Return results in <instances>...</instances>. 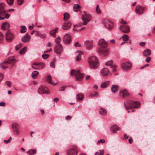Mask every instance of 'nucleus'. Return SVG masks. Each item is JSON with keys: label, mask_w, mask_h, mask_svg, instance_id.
I'll use <instances>...</instances> for the list:
<instances>
[{"label": "nucleus", "mask_w": 155, "mask_h": 155, "mask_svg": "<svg viewBox=\"0 0 155 155\" xmlns=\"http://www.w3.org/2000/svg\"><path fill=\"white\" fill-rule=\"evenodd\" d=\"M88 61L90 67L92 68L93 69H96L98 66V60L94 56L89 57L88 59Z\"/></svg>", "instance_id": "f257e3e1"}, {"label": "nucleus", "mask_w": 155, "mask_h": 155, "mask_svg": "<svg viewBox=\"0 0 155 155\" xmlns=\"http://www.w3.org/2000/svg\"><path fill=\"white\" fill-rule=\"evenodd\" d=\"M124 104L127 110L134 108H138L140 105L139 102L132 101L130 100L128 101L126 103H124Z\"/></svg>", "instance_id": "f03ea898"}, {"label": "nucleus", "mask_w": 155, "mask_h": 155, "mask_svg": "<svg viewBox=\"0 0 155 155\" xmlns=\"http://www.w3.org/2000/svg\"><path fill=\"white\" fill-rule=\"evenodd\" d=\"M5 4L4 3H0V20L4 19L5 18L8 19L10 15L4 9Z\"/></svg>", "instance_id": "7ed1b4c3"}, {"label": "nucleus", "mask_w": 155, "mask_h": 155, "mask_svg": "<svg viewBox=\"0 0 155 155\" xmlns=\"http://www.w3.org/2000/svg\"><path fill=\"white\" fill-rule=\"evenodd\" d=\"M71 75L72 76H75L76 78L79 81H81L84 75L83 73H81L79 70L76 71L75 70H72L71 71Z\"/></svg>", "instance_id": "20e7f679"}, {"label": "nucleus", "mask_w": 155, "mask_h": 155, "mask_svg": "<svg viewBox=\"0 0 155 155\" xmlns=\"http://www.w3.org/2000/svg\"><path fill=\"white\" fill-rule=\"evenodd\" d=\"M5 35L6 39L8 42H12L14 39V35L9 31H7Z\"/></svg>", "instance_id": "39448f33"}, {"label": "nucleus", "mask_w": 155, "mask_h": 155, "mask_svg": "<svg viewBox=\"0 0 155 155\" xmlns=\"http://www.w3.org/2000/svg\"><path fill=\"white\" fill-rule=\"evenodd\" d=\"M78 153V150L75 146H73L72 147L69 149L67 152L68 155H77Z\"/></svg>", "instance_id": "423d86ee"}, {"label": "nucleus", "mask_w": 155, "mask_h": 155, "mask_svg": "<svg viewBox=\"0 0 155 155\" xmlns=\"http://www.w3.org/2000/svg\"><path fill=\"white\" fill-rule=\"evenodd\" d=\"M98 51L100 54L102 56H107L109 54L108 50L107 48H100L98 50Z\"/></svg>", "instance_id": "0eeeda50"}, {"label": "nucleus", "mask_w": 155, "mask_h": 155, "mask_svg": "<svg viewBox=\"0 0 155 155\" xmlns=\"http://www.w3.org/2000/svg\"><path fill=\"white\" fill-rule=\"evenodd\" d=\"M91 16L88 14H85L82 16V19L84 21L82 25H86L87 23L91 19Z\"/></svg>", "instance_id": "6e6552de"}, {"label": "nucleus", "mask_w": 155, "mask_h": 155, "mask_svg": "<svg viewBox=\"0 0 155 155\" xmlns=\"http://www.w3.org/2000/svg\"><path fill=\"white\" fill-rule=\"evenodd\" d=\"M63 51V48L61 44H57L54 49V52L57 54H59Z\"/></svg>", "instance_id": "1a4fd4ad"}, {"label": "nucleus", "mask_w": 155, "mask_h": 155, "mask_svg": "<svg viewBox=\"0 0 155 155\" xmlns=\"http://www.w3.org/2000/svg\"><path fill=\"white\" fill-rule=\"evenodd\" d=\"M63 40L64 43L67 44L70 43L71 41V37L70 35H65L63 38Z\"/></svg>", "instance_id": "9d476101"}, {"label": "nucleus", "mask_w": 155, "mask_h": 155, "mask_svg": "<svg viewBox=\"0 0 155 155\" xmlns=\"http://www.w3.org/2000/svg\"><path fill=\"white\" fill-rule=\"evenodd\" d=\"M104 25L105 27L109 29H111L114 27V24L110 20L106 19L105 21Z\"/></svg>", "instance_id": "9b49d317"}, {"label": "nucleus", "mask_w": 155, "mask_h": 155, "mask_svg": "<svg viewBox=\"0 0 155 155\" xmlns=\"http://www.w3.org/2000/svg\"><path fill=\"white\" fill-rule=\"evenodd\" d=\"M38 91L40 94H48L49 93L48 88L44 86L40 87L38 89Z\"/></svg>", "instance_id": "f8f14e48"}, {"label": "nucleus", "mask_w": 155, "mask_h": 155, "mask_svg": "<svg viewBox=\"0 0 155 155\" xmlns=\"http://www.w3.org/2000/svg\"><path fill=\"white\" fill-rule=\"evenodd\" d=\"M145 9V8L144 7L140 5H137L135 9V11L137 14L141 15L143 13Z\"/></svg>", "instance_id": "ddd939ff"}, {"label": "nucleus", "mask_w": 155, "mask_h": 155, "mask_svg": "<svg viewBox=\"0 0 155 155\" xmlns=\"http://www.w3.org/2000/svg\"><path fill=\"white\" fill-rule=\"evenodd\" d=\"M13 130L14 133L18 135L19 134V125L16 123H13L12 124Z\"/></svg>", "instance_id": "4468645a"}, {"label": "nucleus", "mask_w": 155, "mask_h": 155, "mask_svg": "<svg viewBox=\"0 0 155 155\" xmlns=\"http://www.w3.org/2000/svg\"><path fill=\"white\" fill-rule=\"evenodd\" d=\"M120 95L121 97L123 98L128 97L130 96L129 93L125 89L120 90Z\"/></svg>", "instance_id": "2eb2a0df"}, {"label": "nucleus", "mask_w": 155, "mask_h": 155, "mask_svg": "<svg viewBox=\"0 0 155 155\" xmlns=\"http://www.w3.org/2000/svg\"><path fill=\"white\" fill-rule=\"evenodd\" d=\"M122 67L124 70H128L131 69L132 64L129 62L124 63L122 64Z\"/></svg>", "instance_id": "dca6fc26"}, {"label": "nucleus", "mask_w": 155, "mask_h": 155, "mask_svg": "<svg viewBox=\"0 0 155 155\" xmlns=\"http://www.w3.org/2000/svg\"><path fill=\"white\" fill-rule=\"evenodd\" d=\"M98 45L101 46V48H106L108 45V44L104 39H100L98 42Z\"/></svg>", "instance_id": "f3484780"}, {"label": "nucleus", "mask_w": 155, "mask_h": 155, "mask_svg": "<svg viewBox=\"0 0 155 155\" xmlns=\"http://www.w3.org/2000/svg\"><path fill=\"white\" fill-rule=\"evenodd\" d=\"M120 29L122 32L124 33H127L130 31V28L127 25L121 26Z\"/></svg>", "instance_id": "a211bd4d"}, {"label": "nucleus", "mask_w": 155, "mask_h": 155, "mask_svg": "<svg viewBox=\"0 0 155 155\" xmlns=\"http://www.w3.org/2000/svg\"><path fill=\"white\" fill-rule=\"evenodd\" d=\"M71 25V24L69 21H66L62 25L63 29L64 30H67L70 28Z\"/></svg>", "instance_id": "6ab92c4d"}, {"label": "nucleus", "mask_w": 155, "mask_h": 155, "mask_svg": "<svg viewBox=\"0 0 155 155\" xmlns=\"http://www.w3.org/2000/svg\"><path fill=\"white\" fill-rule=\"evenodd\" d=\"M31 38V36L29 35L28 33H27L26 35L24 36L21 38L22 42L26 43L28 42Z\"/></svg>", "instance_id": "aec40b11"}, {"label": "nucleus", "mask_w": 155, "mask_h": 155, "mask_svg": "<svg viewBox=\"0 0 155 155\" xmlns=\"http://www.w3.org/2000/svg\"><path fill=\"white\" fill-rule=\"evenodd\" d=\"M120 128L116 125H114L110 127V131L113 133H115L117 132V130H120Z\"/></svg>", "instance_id": "412c9836"}, {"label": "nucleus", "mask_w": 155, "mask_h": 155, "mask_svg": "<svg viewBox=\"0 0 155 155\" xmlns=\"http://www.w3.org/2000/svg\"><path fill=\"white\" fill-rule=\"evenodd\" d=\"M15 61V59L13 57L9 58L8 60L5 61V63L7 65H9V64H11L14 63Z\"/></svg>", "instance_id": "4be33fe9"}, {"label": "nucleus", "mask_w": 155, "mask_h": 155, "mask_svg": "<svg viewBox=\"0 0 155 155\" xmlns=\"http://www.w3.org/2000/svg\"><path fill=\"white\" fill-rule=\"evenodd\" d=\"M46 78V81L48 83L53 85L57 84H54V83L52 81V78L50 75H47Z\"/></svg>", "instance_id": "5701e85b"}, {"label": "nucleus", "mask_w": 155, "mask_h": 155, "mask_svg": "<svg viewBox=\"0 0 155 155\" xmlns=\"http://www.w3.org/2000/svg\"><path fill=\"white\" fill-rule=\"evenodd\" d=\"M101 74L104 76H107L109 73V71L107 68H104L101 70Z\"/></svg>", "instance_id": "b1692460"}, {"label": "nucleus", "mask_w": 155, "mask_h": 155, "mask_svg": "<svg viewBox=\"0 0 155 155\" xmlns=\"http://www.w3.org/2000/svg\"><path fill=\"white\" fill-rule=\"evenodd\" d=\"M84 97V94L80 93L76 95V99L78 101H82L83 100Z\"/></svg>", "instance_id": "393cba45"}, {"label": "nucleus", "mask_w": 155, "mask_h": 155, "mask_svg": "<svg viewBox=\"0 0 155 155\" xmlns=\"http://www.w3.org/2000/svg\"><path fill=\"white\" fill-rule=\"evenodd\" d=\"M10 26L9 24L7 22L3 23L2 25V29L3 30H5L8 29Z\"/></svg>", "instance_id": "a878e982"}, {"label": "nucleus", "mask_w": 155, "mask_h": 155, "mask_svg": "<svg viewBox=\"0 0 155 155\" xmlns=\"http://www.w3.org/2000/svg\"><path fill=\"white\" fill-rule=\"evenodd\" d=\"M87 48L89 50L93 48V45L91 42L86 41L85 42Z\"/></svg>", "instance_id": "bb28decb"}, {"label": "nucleus", "mask_w": 155, "mask_h": 155, "mask_svg": "<svg viewBox=\"0 0 155 155\" xmlns=\"http://www.w3.org/2000/svg\"><path fill=\"white\" fill-rule=\"evenodd\" d=\"M118 88V87L117 85H113L111 88V90L113 92L115 93L117 91Z\"/></svg>", "instance_id": "cd10ccee"}, {"label": "nucleus", "mask_w": 155, "mask_h": 155, "mask_svg": "<svg viewBox=\"0 0 155 155\" xmlns=\"http://www.w3.org/2000/svg\"><path fill=\"white\" fill-rule=\"evenodd\" d=\"M36 153V151L35 149H30L27 152L29 155H34Z\"/></svg>", "instance_id": "c85d7f7f"}, {"label": "nucleus", "mask_w": 155, "mask_h": 155, "mask_svg": "<svg viewBox=\"0 0 155 155\" xmlns=\"http://www.w3.org/2000/svg\"><path fill=\"white\" fill-rule=\"evenodd\" d=\"M35 35L43 39H44L46 37V35L45 34H41L37 31H36Z\"/></svg>", "instance_id": "c756f323"}, {"label": "nucleus", "mask_w": 155, "mask_h": 155, "mask_svg": "<svg viewBox=\"0 0 155 155\" xmlns=\"http://www.w3.org/2000/svg\"><path fill=\"white\" fill-rule=\"evenodd\" d=\"M143 54L145 56L150 55L151 54V51L149 49H146L144 51Z\"/></svg>", "instance_id": "7c9ffc66"}, {"label": "nucleus", "mask_w": 155, "mask_h": 155, "mask_svg": "<svg viewBox=\"0 0 155 155\" xmlns=\"http://www.w3.org/2000/svg\"><path fill=\"white\" fill-rule=\"evenodd\" d=\"M99 113L102 115H105L107 114V111L104 108H101L99 111Z\"/></svg>", "instance_id": "2f4dec72"}, {"label": "nucleus", "mask_w": 155, "mask_h": 155, "mask_svg": "<svg viewBox=\"0 0 155 155\" xmlns=\"http://www.w3.org/2000/svg\"><path fill=\"white\" fill-rule=\"evenodd\" d=\"M58 29V28H56L54 29L52 31H51L50 32V34L52 35L53 37H55L56 35L55 33L57 32V31Z\"/></svg>", "instance_id": "473e14b6"}, {"label": "nucleus", "mask_w": 155, "mask_h": 155, "mask_svg": "<svg viewBox=\"0 0 155 155\" xmlns=\"http://www.w3.org/2000/svg\"><path fill=\"white\" fill-rule=\"evenodd\" d=\"M109 81L104 82L101 84V87L102 88L106 87L109 85Z\"/></svg>", "instance_id": "72a5a7b5"}, {"label": "nucleus", "mask_w": 155, "mask_h": 155, "mask_svg": "<svg viewBox=\"0 0 155 155\" xmlns=\"http://www.w3.org/2000/svg\"><path fill=\"white\" fill-rule=\"evenodd\" d=\"M38 69H42L45 66V64L43 63H37Z\"/></svg>", "instance_id": "f704fd0d"}, {"label": "nucleus", "mask_w": 155, "mask_h": 155, "mask_svg": "<svg viewBox=\"0 0 155 155\" xmlns=\"http://www.w3.org/2000/svg\"><path fill=\"white\" fill-rule=\"evenodd\" d=\"M80 8V5L78 4L74 5L73 7L74 10L75 12H77Z\"/></svg>", "instance_id": "c9c22d12"}, {"label": "nucleus", "mask_w": 155, "mask_h": 155, "mask_svg": "<svg viewBox=\"0 0 155 155\" xmlns=\"http://www.w3.org/2000/svg\"><path fill=\"white\" fill-rule=\"evenodd\" d=\"M38 74V72L37 71H35L32 72V78L35 79L37 78V75Z\"/></svg>", "instance_id": "e433bc0d"}, {"label": "nucleus", "mask_w": 155, "mask_h": 155, "mask_svg": "<svg viewBox=\"0 0 155 155\" xmlns=\"http://www.w3.org/2000/svg\"><path fill=\"white\" fill-rule=\"evenodd\" d=\"M70 15L68 13H65L64 14L63 19L65 20H68L69 18Z\"/></svg>", "instance_id": "4c0bfd02"}, {"label": "nucleus", "mask_w": 155, "mask_h": 155, "mask_svg": "<svg viewBox=\"0 0 155 155\" xmlns=\"http://www.w3.org/2000/svg\"><path fill=\"white\" fill-rule=\"evenodd\" d=\"M5 65H7L5 63V61L4 62L1 63L0 64V67H1L3 69H5L7 68H8V66H6Z\"/></svg>", "instance_id": "58836bf2"}, {"label": "nucleus", "mask_w": 155, "mask_h": 155, "mask_svg": "<svg viewBox=\"0 0 155 155\" xmlns=\"http://www.w3.org/2000/svg\"><path fill=\"white\" fill-rule=\"evenodd\" d=\"M26 28L24 26H21V28L20 30V31L21 33H24L26 31Z\"/></svg>", "instance_id": "ea45409f"}, {"label": "nucleus", "mask_w": 155, "mask_h": 155, "mask_svg": "<svg viewBox=\"0 0 155 155\" xmlns=\"http://www.w3.org/2000/svg\"><path fill=\"white\" fill-rule=\"evenodd\" d=\"M100 152H97L95 154V155H103L104 153V151L103 150L100 151Z\"/></svg>", "instance_id": "a19ab883"}, {"label": "nucleus", "mask_w": 155, "mask_h": 155, "mask_svg": "<svg viewBox=\"0 0 155 155\" xmlns=\"http://www.w3.org/2000/svg\"><path fill=\"white\" fill-rule=\"evenodd\" d=\"M27 50V48L26 47H24L23 49L20 51V53L21 54H22L25 53Z\"/></svg>", "instance_id": "79ce46f5"}, {"label": "nucleus", "mask_w": 155, "mask_h": 155, "mask_svg": "<svg viewBox=\"0 0 155 155\" xmlns=\"http://www.w3.org/2000/svg\"><path fill=\"white\" fill-rule=\"evenodd\" d=\"M129 39V36L127 35L124 34L123 36V39L124 41H127Z\"/></svg>", "instance_id": "37998d69"}, {"label": "nucleus", "mask_w": 155, "mask_h": 155, "mask_svg": "<svg viewBox=\"0 0 155 155\" xmlns=\"http://www.w3.org/2000/svg\"><path fill=\"white\" fill-rule=\"evenodd\" d=\"M55 60L54 59L50 63L51 66L53 68H55Z\"/></svg>", "instance_id": "c03bdc74"}, {"label": "nucleus", "mask_w": 155, "mask_h": 155, "mask_svg": "<svg viewBox=\"0 0 155 155\" xmlns=\"http://www.w3.org/2000/svg\"><path fill=\"white\" fill-rule=\"evenodd\" d=\"M4 36L2 33L0 31V43L2 42L4 40Z\"/></svg>", "instance_id": "a18cd8bd"}, {"label": "nucleus", "mask_w": 155, "mask_h": 155, "mask_svg": "<svg viewBox=\"0 0 155 155\" xmlns=\"http://www.w3.org/2000/svg\"><path fill=\"white\" fill-rule=\"evenodd\" d=\"M98 95V94L97 92H95L94 94L91 93L90 95V96L91 97H97Z\"/></svg>", "instance_id": "49530a36"}, {"label": "nucleus", "mask_w": 155, "mask_h": 155, "mask_svg": "<svg viewBox=\"0 0 155 155\" xmlns=\"http://www.w3.org/2000/svg\"><path fill=\"white\" fill-rule=\"evenodd\" d=\"M32 67L35 69H38L37 64L36 63H33L32 64Z\"/></svg>", "instance_id": "de8ad7c7"}, {"label": "nucleus", "mask_w": 155, "mask_h": 155, "mask_svg": "<svg viewBox=\"0 0 155 155\" xmlns=\"http://www.w3.org/2000/svg\"><path fill=\"white\" fill-rule=\"evenodd\" d=\"M81 53H79V54L77 56L76 58V60L77 61H79L81 60Z\"/></svg>", "instance_id": "09e8293b"}, {"label": "nucleus", "mask_w": 155, "mask_h": 155, "mask_svg": "<svg viewBox=\"0 0 155 155\" xmlns=\"http://www.w3.org/2000/svg\"><path fill=\"white\" fill-rule=\"evenodd\" d=\"M61 40V38L60 37H58L56 38L55 41L57 43V44H60L59 43L60 42Z\"/></svg>", "instance_id": "8fccbe9b"}, {"label": "nucleus", "mask_w": 155, "mask_h": 155, "mask_svg": "<svg viewBox=\"0 0 155 155\" xmlns=\"http://www.w3.org/2000/svg\"><path fill=\"white\" fill-rule=\"evenodd\" d=\"M23 46V45L21 43H20L16 45L15 47V49L17 50H18L21 47Z\"/></svg>", "instance_id": "3c124183"}, {"label": "nucleus", "mask_w": 155, "mask_h": 155, "mask_svg": "<svg viewBox=\"0 0 155 155\" xmlns=\"http://www.w3.org/2000/svg\"><path fill=\"white\" fill-rule=\"evenodd\" d=\"M96 12L97 14H100L101 13V11L99 7V6L98 5H97L96 8Z\"/></svg>", "instance_id": "603ef678"}, {"label": "nucleus", "mask_w": 155, "mask_h": 155, "mask_svg": "<svg viewBox=\"0 0 155 155\" xmlns=\"http://www.w3.org/2000/svg\"><path fill=\"white\" fill-rule=\"evenodd\" d=\"M113 63V61L112 60H111L109 61H107L106 62V65L107 66L110 65L111 66Z\"/></svg>", "instance_id": "864d4df0"}, {"label": "nucleus", "mask_w": 155, "mask_h": 155, "mask_svg": "<svg viewBox=\"0 0 155 155\" xmlns=\"http://www.w3.org/2000/svg\"><path fill=\"white\" fill-rule=\"evenodd\" d=\"M8 4L10 5H12L14 2V0H6Z\"/></svg>", "instance_id": "5fc2aeb1"}, {"label": "nucleus", "mask_w": 155, "mask_h": 155, "mask_svg": "<svg viewBox=\"0 0 155 155\" xmlns=\"http://www.w3.org/2000/svg\"><path fill=\"white\" fill-rule=\"evenodd\" d=\"M42 57L43 59H46L48 57L49 55L47 54H43L42 55Z\"/></svg>", "instance_id": "6e6d98bb"}, {"label": "nucleus", "mask_w": 155, "mask_h": 155, "mask_svg": "<svg viewBox=\"0 0 155 155\" xmlns=\"http://www.w3.org/2000/svg\"><path fill=\"white\" fill-rule=\"evenodd\" d=\"M23 1L24 0H17V4L18 5H21L23 3Z\"/></svg>", "instance_id": "4d7b16f0"}, {"label": "nucleus", "mask_w": 155, "mask_h": 155, "mask_svg": "<svg viewBox=\"0 0 155 155\" xmlns=\"http://www.w3.org/2000/svg\"><path fill=\"white\" fill-rule=\"evenodd\" d=\"M5 84L9 87H11V83L9 81H5Z\"/></svg>", "instance_id": "13d9d810"}, {"label": "nucleus", "mask_w": 155, "mask_h": 155, "mask_svg": "<svg viewBox=\"0 0 155 155\" xmlns=\"http://www.w3.org/2000/svg\"><path fill=\"white\" fill-rule=\"evenodd\" d=\"M4 78V75L2 73H0V83L1 81Z\"/></svg>", "instance_id": "bf43d9fd"}, {"label": "nucleus", "mask_w": 155, "mask_h": 155, "mask_svg": "<svg viewBox=\"0 0 155 155\" xmlns=\"http://www.w3.org/2000/svg\"><path fill=\"white\" fill-rule=\"evenodd\" d=\"M66 87V86H63V87H61L59 88V90L60 91H64L65 90Z\"/></svg>", "instance_id": "052dcab7"}, {"label": "nucleus", "mask_w": 155, "mask_h": 155, "mask_svg": "<svg viewBox=\"0 0 155 155\" xmlns=\"http://www.w3.org/2000/svg\"><path fill=\"white\" fill-rule=\"evenodd\" d=\"M74 45L75 47H79L81 46V45L78 42H76L75 43Z\"/></svg>", "instance_id": "680f3d73"}, {"label": "nucleus", "mask_w": 155, "mask_h": 155, "mask_svg": "<svg viewBox=\"0 0 155 155\" xmlns=\"http://www.w3.org/2000/svg\"><path fill=\"white\" fill-rule=\"evenodd\" d=\"M105 142V140L104 139H100L97 142V143H103Z\"/></svg>", "instance_id": "e2e57ef3"}, {"label": "nucleus", "mask_w": 155, "mask_h": 155, "mask_svg": "<svg viewBox=\"0 0 155 155\" xmlns=\"http://www.w3.org/2000/svg\"><path fill=\"white\" fill-rule=\"evenodd\" d=\"M151 58L150 57H148L147 58L146 60V61L147 62L149 63V62L151 60Z\"/></svg>", "instance_id": "0e129e2a"}, {"label": "nucleus", "mask_w": 155, "mask_h": 155, "mask_svg": "<svg viewBox=\"0 0 155 155\" xmlns=\"http://www.w3.org/2000/svg\"><path fill=\"white\" fill-rule=\"evenodd\" d=\"M72 117L71 116L68 115L66 117V119L67 120H71V119Z\"/></svg>", "instance_id": "69168bd1"}, {"label": "nucleus", "mask_w": 155, "mask_h": 155, "mask_svg": "<svg viewBox=\"0 0 155 155\" xmlns=\"http://www.w3.org/2000/svg\"><path fill=\"white\" fill-rule=\"evenodd\" d=\"M129 142L131 144L133 142V139L131 137H130L129 139Z\"/></svg>", "instance_id": "338daca9"}, {"label": "nucleus", "mask_w": 155, "mask_h": 155, "mask_svg": "<svg viewBox=\"0 0 155 155\" xmlns=\"http://www.w3.org/2000/svg\"><path fill=\"white\" fill-rule=\"evenodd\" d=\"M5 102H1L0 103V106H5Z\"/></svg>", "instance_id": "774afa93"}]
</instances>
